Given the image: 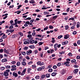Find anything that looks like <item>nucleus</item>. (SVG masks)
Returning <instances> with one entry per match:
<instances>
[{"label": "nucleus", "mask_w": 80, "mask_h": 80, "mask_svg": "<svg viewBox=\"0 0 80 80\" xmlns=\"http://www.w3.org/2000/svg\"><path fill=\"white\" fill-rule=\"evenodd\" d=\"M39 44V46H40V45H42L43 43V42H40L38 43Z\"/></svg>", "instance_id": "nucleus-36"}, {"label": "nucleus", "mask_w": 80, "mask_h": 80, "mask_svg": "<svg viewBox=\"0 0 80 80\" xmlns=\"http://www.w3.org/2000/svg\"><path fill=\"white\" fill-rule=\"evenodd\" d=\"M18 34L20 35H21V37H23V33H22V32H18Z\"/></svg>", "instance_id": "nucleus-25"}, {"label": "nucleus", "mask_w": 80, "mask_h": 80, "mask_svg": "<svg viewBox=\"0 0 80 80\" xmlns=\"http://www.w3.org/2000/svg\"><path fill=\"white\" fill-rule=\"evenodd\" d=\"M17 70L16 68H13L11 69V71H14V70Z\"/></svg>", "instance_id": "nucleus-40"}, {"label": "nucleus", "mask_w": 80, "mask_h": 80, "mask_svg": "<svg viewBox=\"0 0 80 80\" xmlns=\"http://www.w3.org/2000/svg\"><path fill=\"white\" fill-rule=\"evenodd\" d=\"M7 37V36L5 35V34H3V36L2 37V39H4V38H6Z\"/></svg>", "instance_id": "nucleus-7"}, {"label": "nucleus", "mask_w": 80, "mask_h": 80, "mask_svg": "<svg viewBox=\"0 0 80 80\" xmlns=\"http://www.w3.org/2000/svg\"><path fill=\"white\" fill-rule=\"evenodd\" d=\"M62 37H63V36L62 35H61L60 36H59L58 37V39H60V38H62Z\"/></svg>", "instance_id": "nucleus-28"}, {"label": "nucleus", "mask_w": 80, "mask_h": 80, "mask_svg": "<svg viewBox=\"0 0 80 80\" xmlns=\"http://www.w3.org/2000/svg\"><path fill=\"white\" fill-rule=\"evenodd\" d=\"M32 35L33 37H35V35H36V32H33L32 33Z\"/></svg>", "instance_id": "nucleus-35"}, {"label": "nucleus", "mask_w": 80, "mask_h": 80, "mask_svg": "<svg viewBox=\"0 0 80 80\" xmlns=\"http://www.w3.org/2000/svg\"><path fill=\"white\" fill-rule=\"evenodd\" d=\"M4 76H5V77H7V76H8V73L7 72L5 71L4 72Z\"/></svg>", "instance_id": "nucleus-8"}, {"label": "nucleus", "mask_w": 80, "mask_h": 80, "mask_svg": "<svg viewBox=\"0 0 80 80\" xmlns=\"http://www.w3.org/2000/svg\"><path fill=\"white\" fill-rule=\"evenodd\" d=\"M36 79H39L40 78V76L39 75H38L35 77Z\"/></svg>", "instance_id": "nucleus-39"}, {"label": "nucleus", "mask_w": 80, "mask_h": 80, "mask_svg": "<svg viewBox=\"0 0 80 80\" xmlns=\"http://www.w3.org/2000/svg\"><path fill=\"white\" fill-rule=\"evenodd\" d=\"M80 22H78L77 23V28H78L79 27H80Z\"/></svg>", "instance_id": "nucleus-22"}, {"label": "nucleus", "mask_w": 80, "mask_h": 80, "mask_svg": "<svg viewBox=\"0 0 80 80\" xmlns=\"http://www.w3.org/2000/svg\"><path fill=\"white\" fill-rule=\"evenodd\" d=\"M50 51L51 53H53V52H54V50L53 49H52Z\"/></svg>", "instance_id": "nucleus-56"}, {"label": "nucleus", "mask_w": 80, "mask_h": 80, "mask_svg": "<svg viewBox=\"0 0 80 80\" xmlns=\"http://www.w3.org/2000/svg\"><path fill=\"white\" fill-rule=\"evenodd\" d=\"M58 16L56 15L55 16H54L52 18L53 19H57V17H58Z\"/></svg>", "instance_id": "nucleus-19"}, {"label": "nucleus", "mask_w": 80, "mask_h": 80, "mask_svg": "<svg viewBox=\"0 0 80 80\" xmlns=\"http://www.w3.org/2000/svg\"><path fill=\"white\" fill-rule=\"evenodd\" d=\"M45 75H41V78H45Z\"/></svg>", "instance_id": "nucleus-50"}, {"label": "nucleus", "mask_w": 80, "mask_h": 80, "mask_svg": "<svg viewBox=\"0 0 80 80\" xmlns=\"http://www.w3.org/2000/svg\"><path fill=\"white\" fill-rule=\"evenodd\" d=\"M49 28H50V29H53V27L52 25L49 26Z\"/></svg>", "instance_id": "nucleus-49"}, {"label": "nucleus", "mask_w": 80, "mask_h": 80, "mask_svg": "<svg viewBox=\"0 0 80 80\" xmlns=\"http://www.w3.org/2000/svg\"><path fill=\"white\" fill-rule=\"evenodd\" d=\"M13 28V25H11L9 27V29H12V28Z\"/></svg>", "instance_id": "nucleus-55"}, {"label": "nucleus", "mask_w": 80, "mask_h": 80, "mask_svg": "<svg viewBox=\"0 0 80 80\" xmlns=\"http://www.w3.org/2000/svg\"><path fill=\"white\" fill-rule=\"evenodd\" d=\"M48 71L49 72H52L53 71V69L52 68H50L48 69Z\"/></svg>", "instance_id": "nucleus-34"}, {"label": "nucleus", "mask_w": 80, "mask_h": 80, "mask_svg": "<svg viewBox=\"0 0 80 80\" xmlns=\"http://www.w3.org/2000/svg\"><path fill=\"white\" fill-rule=\"evenodd\" d=\"M54 47H58V44L57 43L54 45Z\"/></svg>", "instance_id": "nucleus-62"}, {"label": "nucleus", "mask_w": 80, "mask_h": 80, "mask_svg": "<svg viewBox=\"0 0 80 80\" xmlns=\"http://www.w3.org/2000/svg\"><path fill=\"white\" fill-rule=\"evenodd\" d=\"M30 70H32V68H28V73H30Z\"/></svg>", "instance_id": "nucleus-26"}, {"label": "nucleus", "mask_w": 80, "mask_h": 80, "mask_svg": "<svg viewBox=\"0 0 80 80\" xmlns=\"http://www.w3.org/2000/svg\"><path fill=\"white\" fill-rule=\"evenodd\" d=\"M59 54H61V55H62V54H64L65 53V52L62 51L61 52H59Z\"/></svg>", "instance_id": "nucleus-48"}, {"label": "nucleus", "mask_w": 80, "mask_h": 80, "mask_svg": "<svg viewBox=\"0 0 80 80\" xmlns=\"http://www.w3.org/2000/svg\"><path fill=\"white\" fill-rule=\"evenodd\" d=\"M35 42V40H30V44H33V43H34Z\"/></svg>", "instance_id": "nucleus-10"}, {"label": "nucleus", "mask_w": 80, "mask_h": 80, "mask_svg": "<svg viewBox=\"0 0 80 80\" xmlns=\"http://www.w3.org/2000/svg\"><path fill=\"white\" fill-rule=\"evenodd\" d=\"M61 65H62V63H61V62H59L57 64V66L58 67H60V66Z\"/></svg>", "instance_id": "nucleus-42"}, {"label": "nucleus", "mask_w": 80, "mask_h": 80, "mask_svg": "<svg viewBox=\"0 0 80 80\" xmlns=\"http://www.w3.org/2000/svg\"><path fill=\"white\" fill-rule=\"evenodd\" d=\"M52 68L53 69H56L57 68V66L56 65H54L53 66Z\"/></svg>", "instance_id": "nucleus-43"}, {"label": "nucleus", "mask_w": 80, "mask_h": 80, "mask_svg": "<svg viewBox=\"0 0 80 80\" xmlns=\"http://www.w3.org/2000/svg\"><path fill=\"white\" fill-rule=\"evenodd\" d=\"M37 64H38V65H40H40L41 64V62L40 61H38L37 62Z\"/></svg>", "instance_id": "nucleus-53"}, {"label": "nucleus", "mask_w": 80, "mask_h": 80, "mask_svg": "<svg viewBox=\"0 0 80 80\" xmlns=\"http://www.w3.org/2000/svg\"><path fill=\"white\" fill-rule=\"evenodd\" d=\"M4 52L5 53H6L7 54V55L9 54V52L7 50H9V49H8L7 50L6 48H4L3 49Z\"/></svg>", "instance_id": "nucleus-2"}, {"label": "nucleus", "mask_w": 80, "mask_h": 80, "mask_svg": "<svg viewBox=\"0 0 80 80\" xmlns=\"http://www.w3.org/2000/svg\"><path fill=\"white\" fill-rule=\"evenodd\" d=\"M78 72V69H75L73 71L74 73H75L76 74Z\"/></svg>", "instance_id": "nucleus-5"}, {"label": "nucleus", "mask_w": 80, "mask_h": 80, "mask_svg": "<svg viewBox=\"0 0 80 80\" xmlns=\"http://www.w3.org/2000/svg\"><path fill=\"white\" fill-rule=\"evenodd\" d=\"M16 37H17V34L13 35L12 37V38H16Z\"/></svg>", "instance_id": "nucleus-18"}, {"label": "nucleus", "mask_w": 80, "mask_h": 80, "mask_svg": "<svg viewBox=\"0 0 80 80\" xmlns=\"http://www.w3.org/2000/svg\"><path fill=\"white\" fill-rule=\"evenodd\" d=\"M32 67L33 69H34L36 68V65H32Z\"/></svg>", "instance_id": "nucleus-47"}, {"label": "nucleus", "mask_w": 80, "mask_h": 80, "mask_svg": "<svg viewBox=\"0 0 80 80\" xmlns=\"http://www.w3.org/2000/svg\"><path fill=\"white\" fill-rule=\"evenodd\" d=\"M5 67H1L0 68V70H5Z\"/></svg>", "instance_id": "nucleus-31"}, {"label": "nucleus", "mask_w": 80, "mask_h": 80, "mask_svg": "<svg viewBox=\"0 0 80 80\" xmlns=\"http://www.w3.org/2000/svg\"><path fill=\"white\" fill-rule=\"evenodd\" d=\"M2 63H4V62H7V59L6 58H4L2 60Z\"/></svg>", "instance_id": "nucleus-6"}, {"label": "nucleus", "mask_w": 80, "mask_h": 80, "mask_svg": "<svg viewBox=\"0 0 80 80\" xmlns=\"http://www.w3.org/2000/svg\"><path fill=\"white\" fill-rule=\"evenodd\" d=\"M65 30H68V25H66L65 26Z\"/></svg>", "instance_id": "nucleus-46"}, {"label": "nucleus", "mask_w": 80, "mask_h": 80, "mask_svg": "<svg viewBox=\"0 0 80 80\" xmlns=\"http://www.w3.org/2000/svg\"><path fill=\"white\" fill-rule=\"evenodd\" d=\"M26 80H30V77L29 76H27L26 78Z\"/></svg>", "instance_id": "nucleus-45"}, {"label": "nucleus", "mask_w": 80, "mask_h": 80, "mask_svg": "<svg viewBox=\"0 0 80 80\" xmlns=\"http://www.w3.org/2000/svg\"><path fill=\"white\" fill-rule=\"evenodd\" d=\"M11 63H12L13 65L16 63V62L15 61H12L11 62Z\"/></svg>", "instance_id": "nucleus-59"}, {"label": "nucleus", "mask_w": 80, "mask_h": 80, "mask_svg": "<svg viewBox=\"0 0 80 80\" xmlns=\"http://www.w3.org/2000/svg\"><path fill=\"white\" fill-rule=\"evenodd\" d=\"M46 77L47 78H49L50 77V75L49 74H46Z\"/></svg>", "instance_id": "nucleus-17"}, {"label": "nucleus", "mask_w": 80, "mask_h": 80, "mask_svg": "<svg viewBox=\"0 0 80 80\" xmlns=\"http://www.w3.org/2000/svg\"><path fill=\"white\" fill-rule=\"evenodd\" d=\"M22 7V5H21L18 6V8H17V9H19L20 8V7Z\"/></svg>", "instance_id": "nucleus-44"}, {"label": "nucleus", "mask_w": 80, "mask_h": 80, "mask_svg": "<svg viewBox=\"0 0 80 80\" xmlns=\"http://www.w3.org/2000/svg\"><path fill=\"white\" fill-rule=\"evenodd\" d=\"M29 2L30 3H35V2L34 1V0H31L29 1Z\"/></svg>", "instance_id": "nucleus-9"}, {"label": "nucleus", "mask_w": 80, "mask_h": 80, "mask_svg": "<svg viewBox=\"0 0 80 80\" xmlns=\"http://www.w3.org/2000/svg\"><path fill=\"white\" fill-rule=\"evenodd\" d=\"M21 12H22L21 11H20L19 10V11H17V14H18H18H20V13H21Z\"/></svg>", "instance_id": "nucleus-58"}, {"label": "nucleus", "mask_w": 80, "mask_h": 80, "mask_svg": "<svg viewBox=\"0 0 80 80\" xmlns=\"http://www.w3.org/2000/svg\"><path fill=\"white\" fill-rule=\"evenodd\" d=\"M42 70V67L39 68H38V71H41Z\"/></svg>", "instance_id": "nucleus-32"}, {"label": "nucleus", "mask_w": 80, "mask_h": 80, "mask_svg": "<svg viewBox=\"0 0 80 80\" xmlns=\"http://www.w3.org/2000/svg\"><path fill=\"white\" fill-rule=\"evenodd\" d=\"M12 75L15 77H18V74L15 72H14L12 73Z\"/></svg>", "instance_id": "nucleus-4"}, {"label": "nucleus", "mask_w": 80, "mask_h": 80, "mask_svg": "<svg viewBox=\"0 0 80 80\" xmlns=\"http://www.w3.org/2000/svg\"><path fill=\"white\" fill-rule=\"evenodd\" d=\"M14 7V5H12V6H10L9 7V8H13Z\"/></svg>", "instance_id": "nucleus-61"}, {"label": "nucleus", "mask_w": 80, "mask_h": 80, "mask_svg": "<svg viewBox=\"0 0 80 80\" xmlns=\"http://www.w3.org/2000/svg\"><path fill=\"white\" fill-rule=\"evenodd\" d=\"M68 55L69 56H70V57H72V56H73V55L72 54V53L71 52H69L68 54Z\"/></svg>", "instance_id": "nucleus-37"}, {"label": "nucleus", "mask_w": 80, "mask_h": 80, "mask_svg": "<svg viewBox=\"0 0 80 80\" xmlns=\"http://www.w3.org/2000/svg\"><path fill=\"white\" fill-rule=\"evenodd\" d=\"M3 49H0V53H3Z\"/></svg>", "instance_id": "nucleus-51"}, {"label": "nucleus", "mask_w": 80, "mask_h": 80, "mask_svg": "<svg viewBox=\"0 0 80 80\" xmlns=\"http://www.w3.org/2000/svg\"><path fill=\"white\" fill-rule=\"evenodd\" d=\"M32 50H29L28 51H27L26 52V53L27 55H29L30 54V53H32Z\"/></svg>", "instance_id": "nucleus-1"}, {"label": "nucleus", "mask_w": 80, "mask_h": 80, "mask_svg": "<svg viewBox=\"0 0 80 80\" xmlns=\"http://www.w3.org/2000/svg\"><path fill=\"white\" fill-rule=\"evenodd\" d=\"M17 66H20V64H21L20 62H17Z\"/></svg>", "instance_id": "nucleus-33"}, {"label": "nucleus", "mask_w": 80, "mask_h": 80, "mask_svg": "<svg viewBox=\"0 0 80 80\" xmlns=\"http://www.w3.org/2000/svg\"><path fill=\"white\" fill-rule=\"evenodd\" d=\"M5 72L7 73H9L10 72V69L6 70Z\"/></svg>", "instance_id": "nucleus-60"}, {"label": "nucleus", "mask_w": 80, "mask_h": 80, "mask_svg": "<svg viewBox=\"0 0 80 80\" xmlns=\"http://www.w3.org/2000/svg\"><path fill=\"white\" fill-rule=\"evenodd\" d=\"M58 30V29L57 28H56V29H54V32H57Z\"/></svg>", "instance_id": "nucleus-64"}, {"label": "nucleus", "mask_w": 80, "mask_h": 80, "mask_svg": "<svg viewBox=\"0 0 80 80\" xmlns=\"http://www.w3.org/2000/svg\"><path fill=\"white\" fill-rule=\"evenodd\" d=\"M28 47L25 46L23 48V50H28Z\"/></svg>", "instance_id": "nucleus-14"}, {"label": "nucleus", "mask_w": 80, "mask_h": 80, "mask_svg": "<svg viewBox=\"0 0 80 80\" xmlns=\"http://www.w3.org/2000/svg\"><path fill=\"white\" fill-rule=\"evenodd\" d=\"M34 53L35 54H37V53H38V50H36L34 51Z\"/></svg>", "instance_id": "nucleus-52"}, {"label": "nucleus", "mask_w": 80, "mask_h": 80, "mask_svg": "<svg viewBox=\"0 0 80 80\" xmlns=\"http://www.w3.org/2000/svg\"><path fill=\"white\" fill-rule=\"evenodd\" d=\"M6 68H10L11 67L10 66H5Z\"/></svg>", "instance_id": "nucleus-30"}, {"label": "nucleus", "mask_w": 80, "mask_h": 80, "mask_svg": "<svg viewBox=\"0 0 80 80\" xmlns=\"http://www.w3.org/2000/svg\"><path fill=\"white\" fill-rule=\"evenodd\" d=\"M77 43L78 45H80V40H78Z\"/></svg>", "instance_id": "nucleus-57"}, {"label": "nucleus", "mask_w": 80, "mask_h": 80, "mask_svg": "<svg viewBox=\"0 0 80 80\" xmlns=\"http://www.w3.org/2000/svg\"><path fill=\"white\" fill-rule=\"evenodd\" d=\"M57 74V72H53L51 74V75L52 77H54V76H55V75H56Z\"/></svg>", "instance_id": "nucleus-13"}, {"label": "nucleus", "mask_w": 80, "mask_h": 80, "mask_svg": "<svg viewBox=\"0 0 80 80\" xmlns=\"http://www.w3.org/2000/svg\"><path fill=\"white\" fill-rule=\"evenodd\" d=\"M48 27L47 26H46V28H44V30H47L48 29Z\"/></svg>", "instance_id": "nucleus-54"}, {"label": "nucleus", "mask_w": 80, "mask_h": 80, "mask_svg": "<svg viewBox=\"0 0 80 80\" xmlns=\"http://www.w3.org/2000/svg\"><path fill=\"white\" fill-rule=\"evenodd\" d=\"M50 7H47V8H45V7H43L42 8V10H46V9H47V8H50Z\"/></svg>", "instance_id": "nucleus-20"}, {"label": "nucleus", "mask_w": 80, "mask_h": 80, "mask_svg": "<svg viewBox=\"0 0 80 80\" xmlns=\"http://www.w3.org/2000/svg\"><path fill=\"white\" fill-rule=\"evenodd\" d=\"M22 65L24 66L25 65H26V63L25 62H22Z\"/></svg>", "instance_id": "nucleus-27"}, {"label": "nucleus", "mask_w": 80, "mask_h": 80, "mask_svg": "<svg viewBox=\"0 0 80 80\" xmlns=\"http://www.w3.org/2000/svg\"><path fill=\"white\" fill-rule=\"evenodd\" d=\"M72 78V76H69L67 78V80H70V79H71Z\"/></svg>", "instance_id": "nucleus-24"}, {"label": "nucleus", "mask_w": 80, "mask_h": 80, "mask_svg": "<svg viewBox=\"0 0 80 80\" xmlns=\"http://www.w3.org/2000/svg\"><path fill=\"white\" fill-rule=\"evenodd\" d=\"M66 42L65 41V42H62V45H66Z\"/></svg>", "instance_id": "nucleus-38"}, {"label": "nucleus", "mask_w": 80, "mask_h": 80, "mask_svg": "<svg viewBox=\"0 0 80 80\" xmlns=\"http://www.w3.org/2000/svg\"><path fill=\"white\" fill-rule=\"evenodd\" d=\"M29 47L30 48H35V47L34 45H31L29 46Z\"/></svg>", "instance_id": "nucleus-11"}, {"label": "nucleus", "mask_w": 80, "mask_h": 80, "mask_svg": "<svg viewBox=\"0 0 80 80\" xmlns=\"http://www.w3.org/2000/svg\"><path fill=\"white\" fill-rule=\"evenodd\" d=\"M64 65H65L66 64H69L70 63V62L69 61H67L65 62L64 63Z\"/></svg>", "instance_id": "nucleus-15"}, {"label": "nucleus", "mask_w": 80, "mask_h": 80, "mask_svg": "<svg viewBox=\"0 0 80 80\" xmlns=\"http://www.w3.org/2000/svg\"><path fill=\"white\" fill-rule=\"evenodd\" d=\"M48 14H49V12H48L46 11L44 12V15H48Z\"/></svg>", "instance_id": "nucleus-16"}, {"label": "nucleus", "mask_w": 80, "mask_h": 80, "mask_svg": "<svg viewBox=\"0 0 80 80\" xmlns=\"http://www.w3.org/2000/svg\"><path fill=\"white\" fill-rule=\"evenodd\" d=\"M77 59H80V56H77L76 57Z\"/></svg>", "instance_id": "nucleus-63"}, {"label": "nucleus", "mask_w": 80, "mask_h": 80, "mask_svg": "<svg viewBox=\"0 0 80 80\" xmlns=\"http://www.w3.org/2000/svg\"><path fill=\"white\" fill-rule=\"evenodd\" d=\"M77 33V31H74L73 32H72V34L73 35H76Z\"/></svg>", "instance_id": "nucleus-41"}, {"label": "nucleus", "mask_w": 80, "mask_h": 80, "mask_svg": "<svg viewBox=\"0 0 80 80\" xmlns=\"http://www.w3.org/2000/svg\"><path fill=\"white\" fill-rule=\"evenodd\" d=\"M27 37L28 38H32V34L28 35Z\"/></svg>", "instance_id": "nucleus-29"}, {"label": "nucleus", "mask_w": 80, "mask_h": 80, "mask_svg": "<svg viewBox=\"0 0 80 80\" xmlns=\"http://www.w3.org/2000/svg\"><path fill=\"white\" fill-rule=\"evenodd\" d=\"M65 72H66V71L65 69H63L62 70V75H63L64 73H65Z\"/></svg>", "instance_id": "nucleus-12"}, {"label": "nucleus", "mask_w": 80, "mask_h": 80, "mask_svg": "<svg viewBox=\"0 0 80 80\" xmlns=\"http://www.w3.org/2000/svg\"><path fill=\"white\" fill-rule=\"evenodd\" d=\"M21 53L23 55H26V52H22V51H21Z\"/></svg>", "instance_id": "nucleus-21"}, {"label": "nucleus", "mask_w": 80, "mask_h": 80, "mask_svg": "<svg viewBox=\"0 0 80 80\" xmlns=\"http://www.w3.org/2000/svg\"><path fill=\"white\" fill-rule=\"evenodd\" d=\"M70 37V36L68 34L65 35L64 37V39H68V38Z\"/></svg>", "instance_id": "nucleus-3"}, {"label": "nucleus", "mask_w": 80, "mask_h": 80, "mask_svg": "<svg viewBox=\"0 0 80 80\" xmlns=\"http://www.w3.org/2000/svg\"><path fill=\"white\" fill-rule=\"evenodd\" d=\"M75 62H76V60L75 59H73L72 60H71V62L73 63H75Z\"/></svg>", "instance_id": "nucleus-23"}]
</instances>
